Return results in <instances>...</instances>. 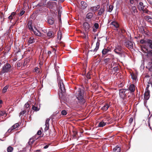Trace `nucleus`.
Wrapping results in <instances>:
<instances>
[{
  "instance_id": "1",
  "label": "nucleus",
  "mask_w": 152,
  "mask_h": 152,
  "mask_svg": "<svg viewBox=\"0 0 152 152\" xmlns=\"http://www.w3.org/2000/svg\"><path fill=\"white\" fill-rule=\"evenodd\" d=\"M75 97L77 100V103H74V106L78 108L80 106L84 105L86 102V98L84 96V91L80 88H79L75 94Z\"/></svg>"
},
{
  "instance_id": "42",
  "label": "nucleus",
  "mask_w": 152,
  "mask_h": 152,
  "mask_svg": "<svg viewBox=\"0 0 152 152\" xmlns=\"http://www.w3.org/2000/svg\"><path fill=\"white\" fill-rule=\"evenodd\" d=\"M113 7V6L111 5H110L109 7L108 11L110 12H111L112 11Z\"/></svg>"
},
{
  "instance_id": "19",
  "label": "nucleus",
  "mask_w": 152,
  "mask_h": 152,
  "mask_svg": "<svg viewBox=\"0 0 152 152\" xmlns=\"http://www.w3.org/2000/svg\"><path fill=\"white\" fill-rule=\"evenodd\" d=\"M147 68L150 72H152V61L151 62H148V65Z\"/></svg>"
},
{
  "instance_id": "39",
  "label": "nucleus",
  "mask_w": 152,
  "mask_h": 152,
  "mask_svg": "<svg viewBox=\"0 0 152 152\" xmlns=\"http://www.w3.org/2000/svg\"><path fill=\"white\" fill-rule=\"evenodd\" d=\"M26 111H28V113L29 112V111L28 109L27 110H26V109H24V110L22 111L21 112H20V116L21 115H24L25 113L26 112Z\"/></svg>"
},
{
  "instance_id": "14",
  "label": "nucleus",
  "mask_w": 152,
  "mask_h": 152,
  "mask_svg": "<svg viewBox=\"0 0 152 152\" xmlns=\"http://www.w3.org/2000/svg\"><path fill=\"white\" fill-rule=\"evenodd\" d=\"M16 13L15 12H12L11 13L10 15L8 17L9 20L10 21V23H12V20L13 19L15 18Z\"/></svg>"
},
{
  "instance_id": "48",
  "label": "nucleus",
  "mask_w": 152,
  "mask_h": 152,
  "mask_svg": "<svg viewBox=\"0 0 152 152\" xmlns=\"http://www.w3.org/2000/svg\"><path fill=\"white\" fill-rule=\"evenodd\" d=\"M147 42V39H146V40H144V39H141L140 41V43L141 44H146L147 43H146V42Z\"/></svg>"
},
{
  "instance_id": "2",
  "label": "nucleus",
  "mask_w": 152,
  "mask_h": 152,
  "mask_svg": "<svg viewBox=\"0 0 152 152\" xmlns=\"http://www.w3.org/2000/svg\"><path fill=\"white\" fill-rule=\"evenodd\" d=\"M58 83L59 88L61 91V93L59 94V97L60 98H62L63 96L66 91V89L62 80L60 79L58 82Z\"/></svg>"
},
{
  "instance_id": "45",
  "label": "nucleus",
  "mask_w": 152,
  "mask_h": 152,
  "mask_svg": "<svg viewBox=\"0 0 152 152\" xmlns=\"http://www.w3.org/2000/svg\"><path fill=\"white\" fill-rule=\"evenodd\" d=\"M35 71L37 73H39L40 72V69L37 67H36L35 68Z\"/></svg>"
},
{
  "instance_id": "16",
  "label": "nucleus",
  "mask_w": 152,
  "mask_h": 152,
  "mask_svg": "<svg viewBox=\"0 0 152 152\" xmlns=\"http://www.w3.org/2000/svg\"><path fill=\"white\" fill-rule=\"evenodd\" d=\"M137 7L138 9L140 11L143 10V9L145 7L143 5V3L141 2H139Z\"/></svg>"
},
{
  "instance_id": "21",
  "label": "nucleus",
  "mask_w": 152,
  "mask_h": 152,
  "mask_svg": "<svg viewBox=\"0 0 152 152\" xmlns=\"http://www.w3.org/2000/svg\"><path fill=\"white\" fill-rule=\"evenodd\" d=\"M48 22L50 25L53 24L54 22V19L52 18H50L48 19Z\"/></svg>"
},
{
  "instance_id": "3",
  "label": "nucleus",
  "mask_w": 152,
  "mask_h": 152,
  "mask_svg": "<svg viewBox=\"0 0 152 152\" xmlns=\"http://www.w3.org/2000/svg\"><path fill=\"white\" fill-rule=\"evenodd\" d=\"M11 71V66L10 64L8 63H7L5 64L1 69V71L0 72V75L10 72Z\"/></svg>"
},
{
  "instance_id": "12",
  "label": "nucleus",
  "mask_w": 152,
  "mask_h": 152,
  "mask_svg": "<svg viewBox=\"0 0 152 152\" xmlns=\"http://www.w3.org/2000/svg\"><path fill=\"white\" fill-rule=\"evenodd\" d=\"M45 0H42L39 3L37 6V7H42V8L45 9V7H45Z\"/></svg>"
},
{
  "instance_id": "57",
  "label": "nucleus",
  "mask_w": 152,
  "mask_h": 152,
  "mask_svg": "<svg viewBox=\"0 0 152 152\" xmlns=\"http://www.w3.org/2000/svg\"><path fill=\"white\" fill-rule=\"evenodd\" d=\"M21 65V64L20 62L17 63V67H19Z\"/></svg>"
},
{
  "instance_id": "61",
  "label": "nucleus",
  "mask_w": 152,
  "mask_h": 152,
  "mask_svg": "<svg viewBox=\"0 0 152 152\" xmlns=\"http://www.w3.org/2000/svg\"><path fill=\"white\" fill-rule=\"evenodd\" d=\"M65 0H59V3H62Z\"/></svg>"
},
{
  "instance_id": "8",
  "label": "nucleus",
  "mask_w": 152,
  "mask_h": 152,
  "mask_svg": "<svg viewBox=\"0 0 152 152\" xmlns=\"http://www.w3.org/2000/svg\"><path fill=\"white\" fill-rule=\"evenodd\" d=\"M126 91H127V89H121L119 90V96L122 99H124L125 97L126 94H125V92Z\"/></svg>"
},
{
  "instance_id": "35",
  "label": "nucleus",
  "mask_w": 152,
  "mask_h": 152,
  "mask_svg": "<svg viewBox=\"0 0 152 152\" xmlns=\"http://www.w3.org/2000/svg\"><path fill=\"white\" fill-rule=\"evenodd\" d=\"M20 126V124L18 123H17L14 124L12 127V128L13 129L18 127Z\"/></svg>"
},
{
  "instance_id": "52",
  "label": "nucleus",
  "mask_w": 152,
  "mask_h": 152,
  "mask_svg": "<svg viewBox=\"0 0 152 152\" xmlns=\"http://www.w3.org/2000/svg\"><path fill=\"white\" fill-rule=\"evenodd\" d=\"M133 118H130L129 120V123L131 124L133 122Z\"/></svg>"
},
{
  "instance_id": "22",
  "label": "nucleus",
  "mask_w": 152,
  "mask_h": 152,
  "mask_svg": "<svg viewBox=\"0 0 152 152\" xmlns=\"http://www.w3.org/2000/svg\"><path fill=\"white\" fill-rule=\"evenodd\" d=\"M47 36L50 38L54 37L53 32L52 31H49L47 33Z\"/></svg>"
},
{
  "instance_id": "5",
  "label": "nucleus",
  "mask_w": 152,
  "mask_h": 152,
  "mask_svg": "<svg viewBox=\"0 0 152 152\" xmlns=\"http://www.w3.org/2000/svg\"><path fill=\"white\" fill-rule=\"evenodd\" d=\"M149 86L148 85L147 87L145 93L144 94V99L146 100H148L150 98V91L148 89V87Z\"/></svg>"
},
{
  "instance_id": "55",
  "label": "nucleus",
  "mask_w": 152,
  "mask_h": 152,
  "mask_svg": "<svg viewBox=\"0 0 152 152\" xmlns=\"http://www.w3.org/2000/svg\"><path fill=\"white\" fill-rule=\"evenodd\" d=\"M131 76H132V78L133 79L135 80L136 79L137 77L136 76L134 75H131Z\"/></svg>"
},
{
  "instance_id": "33",
  "label": "nucleus",
  "mask_w": 152,
  "mask_h": 152,
  "mask_svg": "<svg viewBox=\"0 0 152 152\" xmlns=\"http://www.w3.org/2000/svg\"><path fill=\"white\" fill-rule=\"evenodd\" d=\"M62 33L61 31H59L58 32V38L61 40L62 37Z\"/></svg>"
},
{
  "instance_id": "29",
  "label": "nucleus",
  "mask_w": 152,
  "mask_h": 152,
  "mask_svg": "<svg viewBox=\"0 0 152 152\" xmlns=\"http://www.w3.org/2000/svg\"><path fill=\"white\" fill-rule=\"evenodd\" d=\"M105 10L104 8H102L101 7L99 10V11L98 15L99 16L101 15L104 12Z\"/></svg>"
},
{
  "instance_id": "27",
  "label": "nucleus",
  "mask_w": 152,
  "mask_h": 152,
  "mask_svg": "<svg viewBox=\"0 0 152 152\" xmlns=\"http://www.w3.org/2000/svg\"><path fill=\"white\" fill-rule=\"evenodd\" d=\"M113 151L114 152H120L121 151L120 147L117 146L113 149Z\"/></svg>"
},
{
  "instance_id": "63",
  "label": "nucleus",
  "mask_w": 152,
  "mask_h": 152,
  "mask_svg": "<svg viewBox=\"0 0 152 152\" xmlns=\"http://www.w3.org/2000/svg\"><path fill=\"white\" fill-rule=\"evenodd\" d=\"M97 30L96 29H95L94 28H93V31L94 32H95Z\"/></svg>"
},
{
  "instance_id": "11",
  "label": "nucleus",
  "mask_w": 152,
  "mask_h": 152,
  "mask_svg": "<svg viewBox=\"0 0 152 152\" xmlns=\"http://www.w3.org/2000/svg\"><path fill=\"white\" fill-rule=\"evenodd\" d=\"M125 45L126 47L129 49L132 48H133V44L132 42L129 41H128L125 42Z\"/></svg>"
},
{
  "instance_id": "24",
  "label": "nucleus",
  "mask_w": 152,
  "mask_h": 152,
  "mask_svg": "<svg viewBox=\"0 0 152 152\" xmlns=\"http://www.w3.org/2000/svg\"><path fill=\"white\" fill-rule=\"evenodd\" d=\"M146 44H148L150 48L152 49V40L147 39Z\"/></svg>"
},
{
  "instance_id": "4",
  "label": "nucleus",
  "mask_w": 152,
  "mask_h": 152,
  "mask_svg": "<svg viewBox=\"0 0 152 152\" xmlns=\"http://www.w3.org/2000/svg\"><path fill=\"white\" fill-rule=\"evenodd\" d=\"M114 51L115 53L121 57L122 56L123 53H124V52L123 50L122 47L120 45L116 46Z\"/></svg>"
},
{
  "instance_id": "62",
  "label": "nucleus",
  "mask_w": 152,
  "mask_h": 152,
  "mask_svg": "<svg viewBox=\"0 0 152 152\" xmlns=\"http://www.w3.org/2000/svg\"><path fill=\"white\" fill-rule=\"evenodd\" d=\"M123 84L122 83H121L119 85V87H122L123 86Z\"/></svg>"
},
{
  "instance_id": "40",
  "label": "nucleus",
  "mask_w": 152,
  "mask_h": 152,
  "mask_svg": "<svg viewBox=\"0 0 152 152\" xmlns=\"http://www.w3.org/2000/svg\"><path fill=\"white\" fill-rule=\"evenodd\" d=\"M32 108L33 110L36 111H39V108L35 105H33Z\"/></svg>"
},
{
  "instance_id": "17",
  "label": "nucleus",
  "mask_w": 152,
  "mask_h": 152,
  "mask_svg": "<svg viewBox=\"0 0 152 152\" xmlns=\"http://www.w3.org/2000/svg\"><path fill=\"white\" fill-rule=\"evenodd\" d=\"M100 7L99 5H97L96 6L92 7H91L90 9V11L94 12L97 10Z\"/></svg>"
},
{
  "instance_id": "30",
  "label": "nucleus",
  "mask_w": 152,
  "mask_h": 152,
  "mask_svg": "<svg viewBox=\"0 0 152 152\" xmlns=\"http://www.w3.org/2000/svg\"><path fill=\"white\" fill-rule=\"evenodd\" d=\"M33 32L35 35L41 37L42 36V33L38 30H37V32L34 31H33Z\"/></svg>"
},
{
  "instance_id": "50",
  "label": "nucleus",
  "mask_w": 152,
  "mask_h": 152,
  "mask_svg": "<svg viewBox=\"0 0 152 152\" xmlns=\"http://www.w3.org/2000/svg\"><path fill=\"white\" fill-rule=\"evenodd\" d=\"M25 12V11L24 10H22L21 12L19 13L18 15L19 16H22Z\"/></svg>"
},
{
  "instance_id": "7",
  "label": "nucleus",
  "mask_w": 152,
  "mask_h": 152,
  "mask_svg": "<svg viewBox=\"0 0 152 152\" xmlns=\"http://www.w3.org/2000/svg\"><path fill=\"white\" fill-rule=\"evenodd\" d=\"M50 119L49 118H47L45 122V131L44 132L45 133V134L47 136H49L50 135V133H49L48 134L46 133L48 129L49 128V121H50Z\"/></svg>"
},
{
  "instance_id": "36",
  "label": "nucleus",
  "mask_w": 152,
  "mask_h": 152,
  "mask_svg": "<svg viewBox=\"0 0 152 152\" xmlns=\"http://www.w3.org/2000/svg\"><path fill=\"white\" fill-rule=\"evenodd\" d=\"M9 85H7L6 86H5L3 88L2 90V92L4 93H5L6 92L7 90V89L8 88H9Z\"/></svg>"
},
{
  "instance_id": "15",
  "label": "nucleus",
  "mask_w": 152,
  "mask_h": 152,
  "mask_svg": "<svg viewBox=\"0 0 152 152\" xmlns=\"http://www.w3.org/2000/svg\"><path fill=\"white\" fill-rule=\"evenodd\" d=\"M35 42V39L33 37H31L28 39V43L29 45L31 44H32Z\"/></svg>"
},
{
  "instance_id": "18",
  "label": "nucleus",
  "mask_w": 152,
  "mask_h": 152,
  "mask_svg": "<svg viewBox=\"0 0 152 152\" xmlns=\"http://www.w3.org/2000/svg\"><path fill=\"white\" fill-rule=\"evenodd\" d=\"M87 5L86 3L84 1H82L81 2V8L83 9H84L86 8Z\"/></svg>"
},
{
  "instance_id": "46",
  "label": "nucleus",
  "mask_w": 152,
  "mask_h": 152,
  "mask_svg": "<svg viewBox=\"0 0 152 152\" xmlns=\"http://www.w3.org/2000/svg\"><path fill=\"white\" fill-rule=\"evenodd\" d=\"M67 113L66 111L65 110H62L61 112V114L63 115H66Z\"/></svg>"
},
{
  "instance_id": "10",
  "label": "nucleus",
  "mask_w": 152,
  "mask_h": 152,
  "mask_svg": "<svg viewBox=\"0 0 152 152\" xmlns=\"http://www.w3.org/2000/svg\"><path fill=\"white\" fill-rule=\"evenodd\" d=\"M83 26L86 31L88 32L91 27L90 24L87 22H84L83 24Z\"/></svg>"
},
{
  "instance_id": "34",
  "label": "nucleus",
  "mask_w": 152,
  "mask_h": 152,
  "mask_svg": "<svg viewBox=\"0 0 152 152\" xmlns=\"http://www.w3.org/2000/svg\"><path fill=\"white\" fill-rule=\"evenodd\" d=\"M35 141V139L34 138H30L28 142V144L29 145L32 144Z\"/></svg>"
},
{
  "instance_id": "53",
  "label": "nucleus",
  "mask_w": 152,
  "mask_h": 152,
  "mask_svg": "<svg viewBox=\"0 0 152 152\" xmlns=\"http://www.w3.org/2000/svg\"><path fill=\"white\" fill-rule=\"evenodd\" d=\"M115 64L116 65V63L114 61L112 62V63H111V68H112L114 66Z\"/></svg>"
},
{
  "instance_id": "38",
  "label": "nucleus",
  "mask_w": 152,
  "mask_h": 152,
  "mask_svg": "<svg viewBox=\"0 0 152 152\" xmlns=\"http://www.w3.org/2000/svg\"><path fill=\"white\" fill-rule=\"evenodd\" d=\"M13 149V148L11 146H9L7 148V152H12Z\"/></svg>"
},
{
  "instance_id": "13",
  "label": "nucleus",
  "mask_w": 152,
  "mask_h": 152,
  "mask_svg": "<svg viewBox=\"0 0 152 152\" xmlns=\"http://www.w3.org/2000/svg\"><path fill=\"white\" fill-rule=\"evenodd\" d=\"M135 90V86L133 84L130 85L128 88L127 89V91L129 90L131 92H134Z\"/></svg>"
},
{
  "instance_id": "56",
  "label": "nucleus",
  "mask_w": 152,
  "mask_h": 152,
  "mask_svg": "<svg viewBox=\"0 0 152 152\" xmlns=\"http://www.w3.org/2000/svg\"><path fill=\"white\" fill-rule=\"evenodd\" d=\"M13 130V129H12V127H11L8 130V132H9V133H10L12 131V130Z\"/></svg>"
},
{
  "instance_id": "60",
  "label": "nucleus",
  "mask_w": 152,
  "mask_h": 152,
  "mask_svg": "<svg viewBox=\"0 0 152 152\" xmlns=\"http://www.w3.org/2000/svg\"><path fill=\"white\" fill-rule=\"evenodd\" d=\"M3 102L0 99V108L2 106V104Z\"/></svg>"
},
{
  "instance_id": "23",
  "label": "nucleus",
  "mask_w": 152,
  "mask_h": 152,
  "mask_svg": "<svg viewBox=\"0 0 152 152\" xmlns=\"http://www.w3.org/2000/svg\"><path fill=\"white\" fill-rule=\"evenodd\" d=\"M106 122L104 121L103 120L100 122L98 124V126L100 127H103L106 125Z\"/></svg>"
},
{
  "instance_id": "59",
  "label": "nucleus",
  "mask_w": 152,
  "mask_h": 152,
  "mask_svg": "<svg viewBox=\"0 0 152 152\" xmlns=\"http://www.w3.org/2000/svg\"><path fill=\"white\" fill-rule=\"evenodd\" d=\"M50 145V144H48V145H46L44 147V149H46L47 148H48V146H49V145Z\"/></svg>"
},
{
  "instance_id": "37",
  "label": "nucleus",
  "mask_w": 152,
  "mask_h": 152,
  "mask_svg": "<svg viewBox=\"0 0 152 152\" xmlns=\"http://www.w3.org/2000/svg\"><path fill=\"white\" fill-rule=\"evenodd\" d=\"M110 58H107L104 59V61L105 64H107L110 62Z\"/></svg>"
},
{
  "instance_id": "9",
  "label": "nucleus",
  "mask_w": 152,
  "mask_h": 152,
  "mask_svg": "<svg viewBox=\"0 0 152 152\" xmlns=\"http://www.w3.org/2000/svg\"><path fill=\"white\" fill-rule=\"evenodd\" d=\"M33 22L32 20H29L28 21V23L27 25V27H28L29 30L31 32L34 31V29H33Z\"/></svg>"
},
{
  "instance_id": "26",
  "label": "nucleus",
  "mask_w": 152,
  "mask_h": 152,
  "mask_svg": "<svg viewBox=\"0 0 152 152\" xmlns=\"http://www.w3.org/2000/svg\"><path fill=\"white\" fill-rule=\"evenodd\" d=\"M145 19L147 21L149 22H152V18L149 16H146L145 17Z\"/></svg>"
},
{
  "instance_id": "54",
  "label": "nucleus",
  "mask_w": 152,
  "mask_h": 152,
  "mask_svg": "<svg viewBox=\"0 0 152 152\" xmlns=\"http://www.w3.org/2000/svg\"><path fill=\"white\" fill-rule=\"evenodd\" d=\"M142 11H143V12L144 13H148V12H149L148 10L146 9H143V10H142Z\"/></svg>"
},
{
  "instance_id": "43",
  "label": "nucleus",
  "mask_w": 152,
  "mask_h": 152,
  "mask_svg": "<svg viewBox=\"0 0 152 152\" xmlns=\"http://www.w3.org/2000/svg\"><path fill=\"white\" fill-rule=\"evenodd\" d=\"M29 105L28 103L27 102L24 105V109H26V110H27V109L29 108Z\"/></svg>"
},
{
  "instance_id": "28",
  "label": "nucleus",
  "mask_w": 152,
  "mask_h": 152,
  "mask_svg": "<svg viewBox=\"0 0 152 152\" xmlns=\"http://www.w3.org/2000/svg\"><path fill=\"white\" fill-rule=\"evenodd\" d=\"M110 24L113 25L116 28H118L119 26L118 24L115 21L112 22Z\"/></svg>"
},
{
  "instance_id": "32",
  "label": "nucleus",
  "mask_w": 152,
  "mask_h": 152,
  "mask_svg": "<svg viewBox=\"0 0 152 152\" xmlns=\"http://www.w3.org/2000/svg\"><path fill=\"white\" fill-rule=\"evenodd\" d=\"M93 16V13L91 12H89L87 14L86 16V18L88 19H91Z\"/></svg>"
},
{
  "instance_id": "6",
  "label": "nucleus",
  "mask_w": 152,
  "mask_h": 152,
  "mask_svg": "<svg viewBox=\"0 0 152 152\" xmlns=\"http://www.w3.org/2000/svg\"><path fill=\"white\" fill-rule=\"evenodd\" d=\"M111 49L107 47V48H104L102 50V57H104L105 55L108 53L109 52H111Z\"/></svg>"
},
{
  "instance_id": "49",
  "label": "nucleus",
  "mask_w": 152,
  "mask_h": 152,
  "mask_svg": "<svg viewBox=\"0 0 152 152\" xmlns=\"http://www.w3.org/2000/svg\"><path fill=\"white\" fill-rule=\"evenodd\" d=\"M86 77L88 79H90L91 78V73L90 72H88L87 75H86Z\"/></svg>"
},
{
  "instance_id": "31",
  "label": "nucleus",
  "mask_w": 152,
  "mask_h": 152,
  "mask_svg": "<svg viewBox=\"0 0 152 152\" xmlns=\"http://www.w3.org/2000/svg\"><path fill=\"white\" fill-rule=\"evenodd\" d=\"M53 2L52 1H49L47 4L45 3V7H50L52 5Z\"/></svg>"
},
{
  "instance_id": "64",
  "label": "nucleus",
  "mask_w": 152,
  "mask_h": 152,
  "mask_svg": "<svg viewBox=\"0 0 152 152\" xmlns=\"http://www.w3.org/2000/svg\"><path fill=\"white\" fill-rule=\"evenodd\" d=\"M48 54H51V52L50 51H48Z\"/></svg>"
},
{
  "instance_id": "25",
  "label": "nucleus",
  "mask_w": 152,
  "mask_h": 152,
  "mask_svg": "<svg viewBox=\"0 0 152 152\" xmlns=\"http://www.w3.org/2000/svg\"><path fill=\"white\" fill-rule=\"evenodd\" d=\"M109 107V106L107 104L102 107L101 109L103 111H106L108 109Z\"/></svg>"
},
{
  "instance_id": "51",
  "label": "nucleus",
  "mask_w": 152,
  "mask_h": 152,
  "mask_svg": "<svg viewBox=\"0 0 152 152\" xmlns=\"http://www.w3.org/2000/svg\"><path fill=\"white\" fill-rule=\"evenodd\" d=\"M94 27L96 29H97L99 27V24L98 23H96L94 25Z\"/></svg>"
},
{
  "instance_id": "41",
  "label": "nucleus",
  "mask_w": 152,
  "mask_h": 152,
  "mask_svg": "<svg viewBox=\"0 0 152 152\" xmlns=\"http://www.w3.org/2000/svg\"><path fill=\"white\" fill-rule=\"evenodd\" d=\"M5 18H4V15L3 14L0 15V20L1 22H3Z\"/></svg>"
},
{
  "instance_id": "20",
  "label": "nucleus",
  "mask_w": 152,
  "mask_h": 152,
  "mask_svg": "<svg viewBox=\"0 0 152 152\" xmlns=\"http://www.w3.org/2000/svg\"><path fill=\"white\" fill-rule=\"evenodd\" d=\"M100 45V42L99 41H98L96 44V47L95 48L94 50H91L90 51H91L93 52H96L98 50L99 46Z\"/></svg>"
},
{
  "instance_id": "47",
  "label": "nucleus",
  "mask_w": 152,
  "mask_h": 152,
  "mask_svg": "<svg viewBox=\"0 0 152 152\" xmlns=\"http://www.w3.org/2000/svg\"><path fill=\"white\" fill-rule=\"evenodd\" d=\"M73 134H72L73 137L74 138H75L76 137V135L77 134V133L75 131H73Z\"/></svg>"
},
{
  "instance_id": "58",
  "label": "nucleus",
  "mask_w": 152,
  "mask_h": 152,
  "mask_svg": "<svg viewBox=\"0 0 152 152\" xmlns=\"http://www.w3.org/2000/svg\"><path fill=\"white\" fill-rule=\"evenodd\" d=\"M42 133L41 131V130H39L38 132H37V134L38 135H40Z\"/></svg>"
},
{
  "instance_id": "44",
  "label": "nucleus",
  "mask_w": 152,
  "mask_h": 152,
  "mask_svg": "<svg viewBox=\"0 0 152 152\" xmlns=\"http://www.w3.org/2000/svg\"><path fill=\"white\" fill-rule=\"evenodd\" d=\"M113 70L115 72H117L119 70L118 66H115V67L113 68Z\"/></svg>"
}]
</instances>
